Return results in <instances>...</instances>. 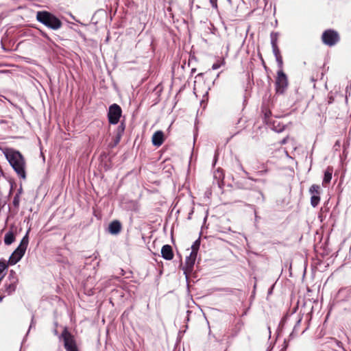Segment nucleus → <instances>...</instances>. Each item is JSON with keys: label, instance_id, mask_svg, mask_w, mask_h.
Listing matches in <instances>:
<instances>
[{"label": "nucleus", "instance_id": "bb28decb", "mask_svg": "<svg viewBox=\"0 0 351 351\" xmlns=\"http://www.w3.org/2000/svg\"><path fill=\"white\" fill-rule=\"evenodd\" d=\"M33 324H34V322H33V319H32V323H31V324H30V326H29V328H32V326H33Z\"/></svg>", "mask_w": 351, "mask_h": 351}, {"label": "nucleus", "instance_id": "dca6fc26", "mask_svg": "<svg viewBox=\"0 0 351 351\" xmlns=\"http://www.w3.org/2000/svg\"><path fill=\"white\" fill-rule=\"evenodd\" d=\"M123 130H124V127L123 125L119 126L117 135V137L115 139V143H114L115 145H117L119 143V141L121 140V135L123 132Z\"/></svg>", "mask_w": 351, "mask_h": 351}, {"label": "nucleus", "instance_id": "a211bd4d", "mask_svg": "<svg viewBox=\"0 0 351 351\" xmlns=\"http://www.w3.org/2000/svg\"><path fill=\"white\" fill-rule=\"evenodd\" d=\"M277 40H278V34L277 33H271V45H277Z\"/></svg>", "mask_w": 351, "mask_h": 351}, {"label": "nucleus", "instance_id": "6ab92c4d", "mask_svg": "<svg viewBox=\"0 0 351 351\" xmlns=\"http://www.w3.org/2000/svg\"><path fill=\"white\" fill-rule=\"evenodd\" d=\"M20 203V195L16 194L13 199V204L15 207H18Z\"/></svg>", "mask_w": 351, "mask_h": 351}, {"label": "nucleus", "instance_id": "ddd939ff", "mask_svg": "<svg viewBox=\"0 0 351 351\" xmlns=\"http://www.w3.org/2000/svg\"><path fill=\"white\" fill-rule=\"evenodd\" d=\"M332 169L330 167H328L324 173L323 183H329L332 179Z\"/></svg>", "mask_w": 351, "mask_h": 351}, {"label": "nucleus", "instance_id": "f257e3e1", "mask_svg": "<svg viewBox=\"0 0 351 351\" xmlns=\"http://www.w3.org/2000/svg\"><path fill=\"white\" fill-rule=\"evenodd\" d=\"M5 156L18 176L25 179L26 177L25 170V164L21 153L13 149H9L7 151Z\"/></svg>", "mask_w": 351, "mask_h": 351}, {"label": "nucleus", "instance_id": "f03ea898", "mask_svg": "<svg viewBox=\"0 0 351 351\" xmlns=\"http://www.w3.org/2000/svg\"><path fill=\"white\" fill-rule=\"evenodd\" d=\"M36 19L46 27L53 30L59 29L62 25L58 18L47 11L38 12L36 14Z\"/></svg>", "mask_w": 351, "mask_h": 351}, {"label": "nucleus", "instance_id": "aec40b11", "mask_svg": "<svg viewBox=\"0 0 351 351\" xmlns=\"http://www.w3.org/2000/svg\"><path fill=\"white\" fill-rule=\"evenodd\" d=\"M8 263H6L5 261H0V274L2 273L7 267Z\"/></svg>", "mask_w": 351, "mask_h": 351}, {"label": "nucleus", "instance_id": "2eb2a0df", "mask_svg": "<svg viewBox=\"0 0 351 351\" xmlns=\"http://www.w3.org/2000/svg\"><path fill=\"white\" fill-rule=\"evenodd\" d=\"M320 201L319 195H313L311 198V204L313 207H316Z\"/></svg>", "mask_w": 351, "mask_h": 351}, {"label": "nucleus", "instance_id": "b1692460", "mask_svg": "<svg viewBox=\"0 0 351 351\" xmlns=\"http://www.w3.org/2000/svg\"><path fill=\"white\" fill-rule=\"evenodd\" d=\"M267 172H268V170L267 169H265V170H262V171H258V174L261 175V176H263V175H265V173H267Z\"/></svg>", "mask_w": 351, "mask_h": 351}, {"label": "nucleus", "instance_id": "4468645a", "mask_svg": "<svg viewBox=\"0 0 351 351\" xmlns=\"http://www.w3.org/2000/svg\"><path fill=\"white\" fill-rule=\"evenodd\" d=\"M16 289V285L14 282H11L8 285H5L4 287V291L10 295Z\"/></svg>", "mask_w": 351, "mask_h": 351}, {"label": "nucleus", "instance_id": "9d476101", "mask_svg": "<svg viewBox=\"0 0 351 351\" xmlns=\"http://www.w3.org/2000/svg\"><path fill=\"white\" fill-rule=\"evenodd\" d=\"M162 257L165 260L170 261L173 258L172 247L169 245H165L161 250Z\"/></svg>", "mask_w": 351, "mask_h": 351}, {"label": "nucleus", "instance_id": "7ed1b4c3", "mask_svg": "<svg viewBox=\"0 0 351 351\" xmlns=\"http://www.w3.org/2000/svg\"><path fill=\"white\" fill-rule=\"evenodd\" d=\"M29 230H27L25 235L23 237L19 245L17 248L12 252L10 258L8 260V264L10 265H14L17 263L24 256L26 249L29 243V238L28 234Z\"/></svg>", "mask_w": 351, "mask_h": 351}, {"label": "nucleus", "instance_id": "1a4fd4ad", "mask_svg": "<svg viewBox=\"0 0 351 351\" xmlns=\"http://www.w3.org/2000/svg\"><path fill=\"white\" fill-rule=\"evenodd\" d=\"M164 141V134L162 131L158 130L156 132L152 138V142L154 146H160Z\"/></svg>", "mask_w": 351, "mask_h": 351}, {"label": "nucleus", "instance_id": "f8f14e48", "mask_svg": "<svg viewBox=\"0 0 351 351\" xmlns=\"http://www.w3.org/2000/svg\"><path fill=\"white\" fill-rule=\"evenodd\" d=\"M15 240V236L14 233L11 231L8 232L4 237V243L5 245H10L12 244Z\"/></svg>", "mask_w": 351, "mask_h": 351}, {"label": "nucleus", "instance_id": "4be33fe9", "mask_svg": "<svg viewBox=\"0 0 351 351\" xmlns=\"http://www.w3.org/2000/svg\"><path fill=\"white\" fill-rule=\"evenodd\" d=\"M225 63L224 60H223L221 61V63H219V62H216L215 64H213L212 66V69L213 70H216V69H218L222 64H223Z\"/></svg>", "mask_w": 351, "mask_h": 351}, {"label": "nucleus", "instance_id": "9b49d317", "mask_svg": "<svg viewBox=\"0 0 351 351\" xmlns=\"http://www.w3.org/2000/svg\"><path fill=\"white\" fill-rule=\"evenodd\" d=\"M121 228V226L119 221H114L111 222L108 226L109 232L112 234H118Z\"/></svg>", "mask_w": 351, "mask_h": 351}, {"label": "nucleus", "instance_id": "f3484780", "mask_svg": "<svg viewBox=\"0 0 351 351\" xmlns=\"http://www.w3.org/2000/svg\"><path fill=\"white\" fill-rule=\"evenodd\" d=\"M319 186L316 184H313L311 186L309 189V192L312 195H319Z\"/></svg>", "mask_w": 351, "mask_h": 351}, {"label": "nucleus", "instance_id": "a878e982", "mask_svg": "<svg viewBox=\"0 0 351 351\" xmlns=\"http://www.w3.org/2000/svg\"><path fill=\"white\" fill-rule=\"evenodd\" d=\"M3 296L0 295V302L3 300Z\"/></svg>", "mask_w": 351, "mask_h": 351}, {"label": "nucleus", "instance_id": "5701e85b", "mask_svg": "<svg viewBox=\"0 0 351 351\" xmlns=\"http://www.w3.org/2000/svg\"><path fill=\"white\" fill-rule=\"evenodd\" d=\"M210 3L212 5L213 8H214L215 9L217 8V0H210Z\"/></svg>", "mask_w": 351, "mask_h": 351}, {"label": "nucleus", "instance_id": "393cba45", "mask_svg": "<svg viewBox=\"0 0 351 351\" xmlns=\"http://www.w3.org/2000/svg\"><path fill=\"white\" fill-rule=\"evenodd\" d=\"M276 60L278 62V63L281 65L282 62V58L280 57V56L279 55V58L278 59H276Z\"/></svg>", "mask_w": 351, "mask_h": 351}, {"label": "nucleus", "instance_id": "0eeeda50", "mask_svg": "<svg viewBox=\"0 0 351 351\" xmlns=\"http://www.w3.org/2000/svg\"><path fill=\"white\" fill-rule=\"evenodd\" d=\"M199 241L196 240L191 246V252L189 256L186 258V265L187 268L191 269L196 260L197 251L199 247Z\"/></svg>", "mask_w": 351, "mask_h": 351}, {"label": "nucleus", "instance_id": "412c9836", "mask_svg": "<svg viewBox=\"0 0 351 351\" xmlns=\"http://www.w3.org/2000/svg\"><path fill=\"white\" fill-rule=\"evenodd\" d=\"M273 52L276 59L279 58L280 51L277 45H272Z\"/></svg>", "mask_w": 351, "mask_h": 351}, {"label": "nucleus", "instance_id": "6e6552de", "mask_svg": "<svg viewBox=\"0 0 351 351\" xmlns=\"http://www.w3.org/2000/svg\"><path fill=\"white\" fill-rule=\"evenodd\" d=\"M287 84L288 82L286 75L282 71H279L276 82V91L279 93H282L287 88Z\"/></svg>", "mask_w": 351, "mask_h": 351}, {"label": "nucleus", "instance_id": "423d86ee", "mask_svg": "<svg viewBox=\"0 0 351 351\" xmlns=\"http://www.w3.org/2000/svg\"><path fill=\"white\" fill-rule=\"evenodd\" d=\"M339 34L334 30H326L322 34V40L324 43L328 46L335 45L339 41Z\"/></svg>", "mask_w": 351, "mask_h": 351}, {"label": "nucleus", "instance_id": "39448f33", "mask_svg": "<svg viewBox=\"0 0 351 351\" xmlns=\"http://www.w3.org/2000/svg\"><path fill=\"white\" fill-rule=\"evenodd\" d=\"M122 110L121 107L114 104L109 107L108 110V120L111 124H117L121 116Z\"/></svg>", "mask_w": 351, "mask_h": 351}, {"label": "nucleus", "instance_id": "20e7f679", "mask_svg": "<svg viewBox=\"0 0 351 351\" xmlns=\"http://www.w3.org/2000/svg\"><path fill=\"white\" fill-rule=\"evenodd\" d=\"M61 337L63 339L64 346L66 351H79L74 337L66 328L62 331Z\"/></svg>", "mask_w": 351, "mask_h": 351}]
</instances>
